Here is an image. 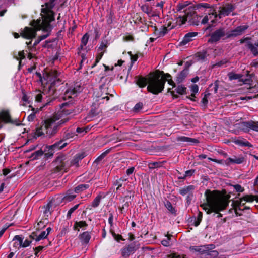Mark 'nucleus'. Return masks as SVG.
I'll use <instances>...</instances> for the list:
<instances>
[{
    "instance_id": "nucleus-56",
    "label": "nucleus",
    "mask_w": 258,
    "mask_h": 258,
    "mask_svg": "<svg viewBox=\"0 0 258 258\" xmlns=\"http://www.w3.org/2000/svg\"><path fill=\"white\" fill-rule=\"evenodd\" d=\"M113 98L114 95L113 94H110L109 93H105V94L102 93L100 96H99L98 97L100 98L98 101H100V100H106V101H108L110 99V97Z\"/></svg>"
},
{
    "instance_id": "nucleus-1",
    "label": "nucleus",
    "mask_w": 258,
    "mask_h": 258,
    "mask_svg": "<svg viewBox=\"0 0 258 258\" xmlns=\"http://www.w3.org/2000/svg\"><path fill=\"white\" fill-rule=\"evenodd\" d=\"M221 191L218 190H210L207 189L205 192L206 202L201 204V207L205 210L207 214H210L213 213V216L217 218H221L222 214L221 211L224 210L229 205L230 195L226 194L225 190Z\"/></svg>"
},
{
    "instance_id": "nucleus-40",
    "label": "nucleus",
    "mask_w": 258,
    "mask_h": 258,
    "mask_svg": "<svg viewBox=\"0 0 258 258\" xmlns=\"http://www.w3.org/2000/svg\"><path fill=\"white\" fill-rule=\"evenodd\" d=\"M88 224L85 221H76L73 226V229L79 231L80 228L86 227Z\"/></svg>"
},
{
    "instance_id": "nucleus-36",
    "label": "nucleus",
    "mask_w": 258,
    "mask_h": 258,
    "mask_svg": "<svg viewBox=\"0 0 258 258\" xmlns=\"http://www.w3.org/2000/svg\"><path fill=\"white\" fill-rule=\"evenodd\" d=\"M188 73L186 70H183L176 76V81L179 84L181 83L186 77Z\"/></svg>"
},
{
    "instance_id": "nucleus-46",
    "label": "nucleus",
    "mask_w": 258,
    "mask_h": 258,
    "mask_svg": "<svg viewBox=\"0 0 258 258\" xmlns=\"http://www.w3.org/2000/svg\"><path fill=\"white\" fill-rule=\"evenodd\" d=\"M110 149H108L105 152H103L100 156H99L94 161V163L97 165L100 163L104 158L110 152Z\"/></svg>"
},
{
    "instance_id": "nucleus-6",
    "label": "nucleus",
    "mask_w": 258,
    "mask_h": 258,
    "mask_svg": "<svg viewBox=\"0 0 258 258\" xmlns=\"http://www.w3.org/2000/svg\"><path fill=\"white\" fill-rule=\"evenodd\" d=\"M187 15L182 16L178 15V18L181 21V23L184 24L188 21L192 25H199L201 16H198L195 12L194 8H190L186 10Z\"/></svg>"
},
{
    "instance_id": "nucleus-14",
    "label": "nucleus",
    "mask_w": 258,
    "mask_h": 258,
    "mask_svg": "<svg viewBox=\"0 0 258 258\" xmlns=\"http://www.w3.org/2000/svg\"><path fill=\"white\" fill-rule=\"evenodd\" d=\"M59 146L58 141L52 145L46 146L45 147V160H48L49 158H52L56 151L61 150V146Z\"/></svg>"
},
{
    "instance_id": "nucleus-48",
    "label": "nucleus",
    "mask_w": 258,
    "mask_h": 258,
    "mask_svg": "<svg viewBox=\"0 0 258 258\" xmlns=\"http://www.w3.org/2000/svg\"><path fill=\"white\" fill-rule=\"evenodd\" d=\"M173 28V26H172L169 29L167 28V27L165 25L161 26V28L159 29V32L158 34V37H161L164 36L169 31V30Z\"/></svg>"
},
{
    "instance_id": "nucleus-32",
    "label": "nucleus",
    "mask_w": 258,
    "mask_h": 258,
    "mask_svg": "<svg viewBox=\"0 0 258 258\" xmlns=\"http://www.w3.org/2000/svg\"><path fill=\"white\" fill-rule=\"evenodd\" d=\"M165 163H166L165 161L159 162H150L148 163V167L150 170H153L162 167Z\"/></svg>"
},
{
    "instance_id": "nucleus-26",
    "label": "nucleus",
    "mask_w": 258,
    "mask_h": 258,
    "mask_svg": "<svg viewBox=\"0 0 258 258\" xmlns=\"http://www.w3.org/2000/svg\"><path fill=\"white\" fill-rule=\"evenodd\" d=\"M195 189V186L192 185H190L188 186H185L179 189L178 192L180 195L184 196L185 195H188L190 193L193 192L194 190Z\"/></svg>"
},
{
    "instance_id": "nucleus-19",
    "label": "nucleus",
    "mask_w": 258,
    "mask_h": 258,
    "mask_svg": "<svg viewBox=\"0 0 258 258\" xmlns=\"http://www.w3.org/2000/svg\"><path fill=\"white\" fill-rule=\"evenodd\" d=\"M0 121L5 123H13L9 110H2L0 112ZM1 127L2 125H0Z\"/></svg>"
},
{
    "instance_id": "nucleus-42",
    "label": "nucleus",
    "mask_w": 258,
    "mask_h": 258,
    "mask_svg": "<svg viewBox=\"0 0 258 258\" xmlns=\"http://www.w3.org/2000/svg\"><path fill=\"white\" fill-rule=\"evenodd\" d=\"M50 23L49 21L43 19L42 20V24L40 28L38 30H42L44 32H48L50 29Z\"/></svg>"
},
{
    "instance_id": "nucleus-34",
    "label": "nucleus",
    "mask_w": 258,
    "mask_h": 258,
    "mask_svg": "<svg viewBox=\"0 0 258 258\" xmlns=\"http://www.w3.org/2000/svg\"><path fill=\"white\" fill-rule=\"evenodd\" d=\"M48 223V215H47L46 217L44 219H42L39 222H38L36 229L38 231H39L40 229H43L46 227Z\"/></svg>"
},
{
    "instance_id": "nucleus-11",
    "label": "nucleus",
    "mask_w": 258,
    "mask_h": 258,
    "mask_svg": "<svg viewBox=\"0 0 258 258\" xmlns=\"http://www.w3.org/2000/svg\"><path fill=\"white\" fill-rule=\"evenodd\" d=\"M139 248V244L137 242H133L120 249L121 256L123 258H128L129 256L133 254Z\"/></svg>"
},
{
    "instance_id": "nucleus-62",
    "label": "nucleus",
    "mask_w": 258,
    "mask_h": 258,
    "mask_svg": "<svg viewBox=\"0 0 258 258\" xmlns=\"http://www.w3.org/2000/svg\"><path fill=\"white\" fill-rule=\"evenodd\" d=\"M141 9L142 10V11L143 12L147 14L148 15L150 14L151 12V8L149 7V5L147 4H145V5H142L141 7Z\"/></svg>"
},
{
    "instance_id": "nucleus-12",
    "label": "nucleus",
    "mask_w": 258,
    "mask_h": 258,
    "mask_svg": "<svg viewBox=\"0 0 258 258\" xmlns=\"http://www.w3.org/2000/svg\"><path fill=\"white\" fill-rule=\"evenodd\" d=\"M226 36V29L223 27L217 29L210 34V37L208 40V43L213 44L218 42L221 38Z\"/></svg>"
},
{
    "instance_id": "nucleus-28",
    "label": "nucleus",
    "mask_w": 258,
    "mask_h": 258,
    "mask_svg": "<svg viewBox=\"0 0 258 258\" xmlns=\"http://www.w3.org/2000/svg\"><path fill=\"white\" fill-rule=\"evenodd\" d=\"M75 137H77V135L74 131H72L70 128L66 130L62 135L63 140H65L66 141L69 140L72 141V140L74 139Z\"/></svg>"
},
{
    "instance_id": "nucleus-63",
    "label": "nucleus",
    "mask_w": 258,
    "mask_h": 258,
    "mask_svg": "<svg viewBox=\"0 0 258 258\" xmlns=\"http://www.w3.org/2000/svg\"><path fill=\"white\" fill-rule=\"evenodd\" d=\"M228 77L230 80H233L240 79L241 75L238 74L231 73L228 74Z\"/></svg>"
},
{
    "instance_id": "nucleus-41",
    "label": "nucleus",
    "mask_w": 258,
    "mask_h": 258,
    "mask_svg": "<svg viewBox=\"0 0 258 258\" xmlns=\"http://www.w3.org/2000/svg\"><path fill=\"white\" fill-rule=\"evenodd\" d=\"M45 102V101H44V103H43V105H44V102ZM45 106L43 105L42 107H40V108H35L34 107H32V111H33L32 113H31L28 116V118H27V119L29 121H33L34 120V119H35V117H36V113L37 112H38L40 110H41L42 108H43Z\"/></svg>"
},
{
    "instance_id": "nucleus-60",
    "label": "nucleus",
    "mask_w": 258,
    "mask_h": 258,
    "mask_svg": "<svg viewBox=\"0 0 258 258\" xmlns=\"http://www.w3.org/2000/svg\"><path fill=\"white\" fill-rule=\"evenodd\" d=\"M79 205V204H77L69 209L67 214V218L68 219L71 218L72 214L78 208Z\"/></svg>"
},
{
    "instance_id": "nucleus-3",
    "label": "nucleus",
    "mask_w": 258,
    "mask_h": 258,
    "mask_svg": "<svg viewBox=\"0 0 258 258\" xmlns=\"http://www.w3.org/2000/svg\"><path fill=\"white\" fill-rule=\"evenodd\" d=\"M59 73L54 70H51L47 73L48 81L50 82L49 86L48 95L46 96V100L44 106L50 105L51 102L58 97L56 87L62 84L61 80L58 78Z\"/></svg>"
},
{
    "instance_id": "nucleus-54",
    "label": "nucleus",
    "mask_w": 258,
    "mask_h": 258,
    "mask_svg": "<svg viewBox=\"0 0 258 258\" xmlns=\"http://www.w3.org/2000/svg\"><path fill=\"white\" fill-rule=\"evenodd\" d=\"M45 129L41 126L39 128H37L35 132V138L40 137L45 134Z\"/></svg>"
},
{
    "instance_id": "nucleus-8",
    "label": "nucleus",
    "mask_w": 258,
    "mask_h": 258,
    "mask_svg": "<svg viewBox=\"0 0 258 258\" xmlns=\"http://www.w3.org/2000/svg\"><path fill=\"white\" fill-rule=\"evenodd\" d=\"M215 248V245L213 244L201 245L199 246H191L189 247V249L191 251H195L201 254H207V255H211V253H213L215 256H217L219 254L217 250H210L214 249Z\"/></svg>"
},
{
    "instance_id": "nucleus-57",
    "label": "nucleus",
    "mask_w": 258,
    "mask_h": 258,
    "mask_svg": "<svg viewBox=\"0 0 258 258\" xmlns=\"http://www.w3.org/2000/svg\"><path fill=\"white\" fill-rule=\"evenodd\" d=\"M206 55L207 52L206 51L199 52L196 54V57L198 60L204 61L206 58Z\"/></svg>"
},
{
    "instance_id": "nucleus-59",
    "label": "nucleus",
    "mask_w": 258,
    "mask_h": 258,
    "mask_svg": "<svg viewBox=\"0 0 258 258\" xmlns=\"http://www.w3.org/2000/svg\"><path fill=\"white\" fill-rule=\"evenodd\" d=\"M89 38V35L88 33H86L81 38V44L83 45L86 46L88 43Z\"/></svg>"
},
{
    "instance_id": "nucleus-27",
    "label": "nucleus",
    "mask_w": 258,
    "mask_h": 258,
    "mask_svg": "<svg viewBox=\"0 0 258 258\" xmlns=\"http://www.w3.org/2000/svg\"><path fill=\"white\" fill-rule=\"evenodd\" d=\"M76 197V195L73 189L68 190L62 198V201L65 202H69L73 200Z\"/></svg>"
},
{
    "instance_id": "nucleus-31",
    "label": "nucleus",
    "mask_w": 258,
    "mask_h": 258,
    "mask_svg": "<svg viewBox=\"0 0 258 258\" xmlns=\"http://www.w3.org/2000/svg\"><path fill=\"white\" fill-rule=\"evenodd\" d=\"M203 218V213L201 211L198 212L197 217H192L191 218V220L190 221V222H192L193 221V225L195 227L198 226L200 224L201 222L202 221Z\"/></svg>"
},
{
    "instance_id": "nucleus-21",
    "label": "nucleus",
    "mask_w": 258,
    "mask_h": 258,
    "mask_svg": "<svg viewBox=\"0 0 258 258\" xmlns=\"http://www.w3.org/2000/svg\"><path fill=\"white\" fill-rule=\"evenodd\" d=\"M87 156L85 152H82L76 154L73 157V159L70 162V166H79V162L82 159Z\"/></svg>"
},
{
    "instance_id": "nucleus-9",
    "label": "nucleus",
    "mask_w": 258,
    "mask_h": 258,
    "mask_svg": "<svg viewBox=\"0 0 258 258\" xmlns=\"http://www.w3.org/2000/svg\"><path fill=\"white\" fill-rule=\"evenodd\" d=\"M66 159V157L64 155H60L57 157L54 161V164L56 165L53 169L54 173L67 171L70 165H67Z\"/></svg>"
},
{
    "instance_id": "nucleus-10",
    "label": "nucleus",
    "mask_w": 258,
    "mask_h": 258,
    "mask_svg": "<svg viewBox=\"0 0 258 258\" xmlns=\"http://www.w3.org/2000/svg\"><path fill=\"white\" fill-rule=\"evenodd\" d=\"M235 10V7L231 3H227L225 6L219 7L218 11L219 13L217 14L216 10L213 9V11L211 13L212 15L214 16L215 18L218 17L221 18L223 16H228L231 12Z\"/></svg>"
},
{
    "instance_id": "nucleus-4",
    "label": "nucleus",
    "mask_w": 258,
    "mask_h": 258,
    "mask_svg": "<svg viewBox=\"0 0 258 258\" xmlns=\"http://www.w3.org/2000/svg\"><path fill=\"white\" fill-rule=\"evenodd\" d=\"M78 91L76 88H69L67 89L62 96L60 97V101L64 102L59 105V112L64 115L71 114L74 111V106L75 103L74 97L77 96Z\"/></svg>"
},
{
    "instance_id": "nucleus-23",
    "label": "nucleus",
    "mask_w": 258,
    "mask_h": 258,
    "mask_svg": "<svg viewBox=\"0 0 258 258\" xmlns=\"http://www.w3.org/2000/svg\"><path fill=\"white\" fill-rule=\"evenodd\" d=\"M38 231L36 230V231L33 232L29 235V238L35 239L36 242H38L41 240L46 238L48 236L45 231H41L39 234H37Z\"/></svg>"
},
{
    "instance_id": "nucleus-17",
    "label": "nucleus",
    "mask_w": 258,
    "mask_h": 258,
    "mask_svg": "<svg viewBox=\"0 0 258 258\" xmlns=\"http://www.w3.org/2000/svg\"><path fill=\"white\" fill-rule=\"evenodd\" d=\"M24 237L21 235H15L13 238V241H17L19 242V244H20V246L23 248H26L28 247L30 244L32 242V241L35 239H32L31 238L28 237V238L26 239L24 241H23Z\"/></svg>"
},
{
    "instance_id": "nucleus-15",
    "label": "nucleus",
    "mask_w": 258,
    "mask_h": 258,
    "mask_svg": "<svg viewBox=\"0 0 258 258\" xmlns=\"http://www.w3.org/2000/svg\"><path fill=\"white\" fill-rule=\"evenodd\" d=\"M59 146L58 141L52 145L46 146L45 147V160H48L49 158H52L56 151L61 150V146Z\"/></svg>"
},
{
    "instance_id": "nucleus-49",
    "label": "nucleus",
    "mask_w": 258,
    "mask_h": 258,
    "mask_svg": "<svg viewBox=\"0 0 258 258\" xmlns=\"http://www.w3.org/2000/svg\"><path fill=\"white\" fill-rule=\"evenodd\" d=\"M255 198L257 197L253 195H245L242 197V200H244L245 202L252 203L255 200Z\"/></svg>"
},
{
    "instance_id": "nucleus-64",
    "label": "nucleus",
    "mask_w": 258,
    "mask_h": 258,
    "mask_svg": "<svg viewBox=\"0 0 258 258\" xmlns=\"http://www.w3.org/2000/svg\"><path fill=\"white\" fill-rule=\"evenodd\" d=\"M231 186L233 187L236 192H243L244 191V188L243 187H242L239 184L231 185Z\"/></svg>"
},
{
    "instance_id": "nucleus-30",
    "label": "nucleus",
    "mask_w": 258,
    "mask_h": 258,
    "mask_svg": "<svg viewBox=\"0 0 258 258\" xmlns=\"http://www.w3.org/2000/svg\"><path fill=\"white\" fill-rule=\"evenodd\" d=\"M104 192H100L97 197L93 200L91 203V206L93 208L97 207L100 202L101 200L106 196Z\"/></svg>"
},
{
    "instance_id": "nucleus-39",
    "label": "nucleus",
    "mask_w": 258,
    "mask_h": 258,
    "mask_svg": "<svg viewBox=\"0 0 258 258\" xmlns=\"http://www.w3.org/2000/svg\"><path fill=\"white\" fill-rule=\"evenodd\" d=\"M234 143L239 146L241 147H251L252 145L247 141L246 140L244 139H238L234 141Z\"/></svg>"
},
{
    "instance_id": "nucleus-53",
    "label": "nucleus",
    "mask_w": 258,
    "mask_h": 258,
    "mask_svg": "<svg viewBox=\"0 0 258 258\" xmlns=\"http://www.w3.org/2000/svg\"><path fill=\"white\" fill-rule=\"evenodd\" d=\"M134 192L132 194L131 190H127V194L122 199V202H124L125 201H132L134 198Z\"/></svg>"
},
{
    "instance_id": "nucleus-2",
    "label": "nucleus",
    "mask_w": 258,
    "mask_h": 258,
    "mask_svg": "<svg viewBox=\"0 0 258 258\" xmlns=\"http://www.w3.org/2000/svg\"><path fill=\"white\" fill-rule=\"evenodd\" d=\"M152 77L149 80V84L147 86V90L154 95H158L162 92L164 88L166 81L174 88L175 83L172 80V77L169 73H165L163 71H157L151 74Z\"/></svg>"
},
{
    "instance_id": "nucleus-43",
    "label": "nucleus",
    "mask_w": 258,
    "mask_h": 258,
    "mask_svg": "<svg viewBox=\"0 0 258 258\" xmlns=\"http://www.w3.org/2000/svg\"><path fill=\"white\" fill-rule=\"evenodd\" d=\"M164 206L172 214L176 215L177 211L175 210V207L172 206L171 203L169 201L167 200L165 202H164Z\"/></svg>"
},
{
    "instance_id": "nucleus-20",
    "label": "nucleus",
    "mask_w": 258,
    "mask_h": 258,
    "mask_svg": "<svg viewBox=\"0 0 258 258\" xmlns=\"http://www.w3.org/2000/svg\"><path fill=\"white\" fill-rule=\"evenodd\" d=\"M188 4L187 2L182 3H179L176 7V12L180 13L182 16L187 15L186 10L189 9L192 7H187Z\"/></svg>"
},
{
    "instance_id": "nucleus-22",
    "label": "nucleus",
    "mask_w": 258,
    "mask_h": 258,
    "mask_svg": "<svg viewBox=\"0 0 258 258\" xmlns=\"http://www.w3.org/2000/svg\"><path fill=\"white\" fill-rule=\"evenodd\" d=\"M245 160V158L242 155L238 157L234 156L233 158L229 157L227 158L226 160V164L228 165L231 163L240 164L243 163Z\"/></svg>"
},
{
    "instance_id": "nucleus-52",
    "label": "nucleus",
    "mask_w": 258,
    "mask_h": 258,
    "mask_svg": "<svg viewBox=\"0 0 258 258\" xmlns=\"http://www.w3.org/2000/svg\"><path fill=\"white\" fill-rule=\"evenodd\" d=\"M176 92L180 95L186 94V88L182 85H179L175 89Z\"/></svg>"
},
{
    "instance_id": "nucleus-16",
    "label": "nucleus",
    "mask_w": 258,
    "mask_h": 258,
    "mask_svg": "<svg viewBox=\"0 0 258 258\" xmlns=\"http://www.w3.org/2000/svg\"><path fill=\"white\" fill-rule=\"evenodd\" d=\"M240 127L245 132H248L250 130L258 132V121L252 120L243 121L241 122Z\"/></svg>"
},
{
    "instance_id": "nucleus-37",
    "label": "nucleus",
    "mask_w": 258,
    "mask_h": 258,
    "mask_svg": "<svg viewBox=\"0 0 258 258\" xmlns=\"http://www.w3.org/2000/svg\"><path fill=\"white\" fill-rule=\"evenodd\" d=\"M89 187V184H80L76 186L73 190L76 194H79L87 189Z\"/></svg>"
},
{
    "instance_id": "nucleus-51",
    "label": "nucleus",
    "mask_w": 258,
    "mask_h": 258,
    "mask_svg": "<svg viewBox=\"0 0 258 258\" xmlns=\"http://www.w3.org/2000/svg\"><path fill=\"white\" fill-rule=\"evenodd\" d=\"M110 232L112 236L114 238V239L117 241V242H120V240L124 241V239L122 237L121 235L116 234L115 231L112 230L111 228L110 229Z\"/></svg>"
},
{
    "instance_id": "nucleus-44",
    "label": "nucleus",
    "mask_w": 258,
    "mask_h": 258,
    "mask_svg": "<svg viewBox=\"0 0 258 258\" xmlns=\"http://www.w3.org/2000/svg\"><path fill=\"white\" fill-rule=\"evenodd\" d=\"M127 178H126L125 176L122 177L120 178L119 179L116 180L114 183V185L117 186L116 190H118L123 185V182L126 181Z\"/></svg>"
},
{
    "instance_id": "nucleus-61",
    "label": "nucleus",
    "mask_w": 258,
    "mask_h": 258,
    "mask_svg": "<svg viewBox=\"0 0 258 258\" xmlns=\"http://www.w3.org/2000/svg\"><path fill=\"white\" fill-rule=\"evenodd\" d=\"M131 203V201H126L124 202V204L122 206H119L118 207V209L120 210L121 213H123V212H125V208H128L130 206Z\"/></svg>"
},
{
    "instance_id": "nucleus-45",
    "label": "nucleus",
    "mask_w": 258,
    "mask_h": 258,
    "mask_svg": "<svg viewBox=\"0 0 258 258\" xmlns=\"http://www.w3.org/2000/svg\"><path fill=\"white\" fill-rule=\"evenodd\" d=\"M34 250L32 249H26L24 250L21 254V256L22 258H34L33 256Z\"/></svg>"
},
{
    "instance_id": "nucleus-50",
    "label": "nucleus",
    "mask_w": 258,
    "mask_h": 258,
    "mask_svg": "<svg viewBox=\"0 0 258 258\" xmlns=\"http://www.w3.org/2000/svg\"><path fill=\"white\" fill-rule=\"evenodd\" d=\"M104 53H105V51H100V52L98 51V53L96 55L95 62L91 66V68H94L97 65V64L100 61V59L103 57Z\"/></svg>"
},
{
    "instance_id": "nucleus-55",
    "label": "nucleus",
    "mask_w": 258,
    "mask_h": 258,
    "mask_svg": "<svg viewBox=\"0 0 258 258\" xmlns=\"http://www.w3.org/2000/svg\"><path fill=\"white\" fill-rule=\"evenodd\" d=\"M53 205V203L52 202H49L47 203V204L43 207L44 209V213L45 214H47L48 213H49V214H51V209Z\"/></svg>"
},
{
    "instance_id": "nucleus-29",
    "label": "nucleus",
    "mask_w": 258,
    "mask_h": 258,
    "mask_svg": "<svg viewBox=\"0 0 258 258\" xmlns=\"http://www.w3.org/2000/svg\"><path fill=\"white\" fill-rule=\"evenodd\" d=\"M79 237L82 244H86L89 243L91 237L90 232L86 231L80 234Z\"/></svg>"
},
{
    "instance_id": "nucleus-33",
    "label": "nucleus",
    "mask_w": 258,
    "mask_h": 258,
    "mask_svg": "<svg viewBox=\"0 0 258 258\" xmlns=\"http://www.w3.org/2000/svg\"><path fill=\"white\" fill-rule=\"evenodd\" d=\"M54 122V120L52 118L48 119L45 120L43 121V124H42L43 127L45 129V133L48 134V130L51 128L52 124Z\"/></svg>"
},
{
    "instance_id": "nucleus-35",
    "label": "nucleus",
    "mask_w": 258,
    "mask_h": 258,
    "mask_svg": "<svg viewBox=\"0 0 258 258\" xmlns=\"http://www.w3.org/2000/svg\"><path fill=\"white\" fill-rule=\"evenodd\" d=\"M45 151L44 148V150L40 149L33 153L30 156V158H31L32 160H36L39 159L42 156L44 155V158L45 159Z\"/></svg>"
},
{
    "instance_id": "nucleus-13",
    "label": "nucleus",
    "mask_w": 258,
    "mask_h": 258,
    "mask_svg": "<svg viewBox=\"0 0 258 258\" xmlns=\"http://www.w3.org/2000/svg\"><path fill=\"white\" fill-rule=\"evenodd\" d=\"M249 27L247 25H241L237 27L234 29L226 31V36L223 38V40H226L232 37H235L242 35Z\"/></svg>"
},
{
    "instance_id": "nucleus-7",
    "label": "nucleus",
    "mask_w": 258,
    "mask_h": 258,
    "mask_svg": "<svg viewBox=\"0 0 258 258\" xmlns=\"http://www.w3.org/2000/svg\"><path fill=\"white\" fill-rule=\"evenodd\" d=\"M55 1L49 0L48 2H46L41 6V12L44 14L43 19L49 21L50 22L54 20V13L52 9L55 5Z\"/></svg>"
},
{
    "instance_id": "nucleus-58",
    "label": "nucleus",
    "mask_w": 258,
    "mask_h": 258,
    "mask_svg": "<svg viewBox=\"0 0 258 258\" xmlns=\"http://www.w3.org/2000/svg\"><path fill=\"white\" fill-rule=\"evenodd\" d=\"M124 140V137H121L120 136H117L116 134H112L110 136V139L109 141H112L114 140H116V141H121Z\"/></svg>"
},
{
    "instance_id": "nucleus-18",
    "label": "nucleus",
    "mask_w": 258,
    "mask_h": 258,
    "mask_svg": "<svg viewBox=\"0 0 258 258\" xmlns=\"http://www.w3.org/2000/svg\"><path fill=\"white\" fill-rule=\"evenodd\" d=\"M198 34L199 33L197 32H191L186 33L183 37L182 41L180 42L179 45L180 46H183L189 42L195 40V38Z\"/></svg>"
},
{
    "instance_id": "nucleus-47",
    "label": "nucleus",
    "mask_w": 258,
    "mask_h": 258,
    "mask_svg": "<svg viewBox=\"0 0 258 258\" xmlns=\"http://www.w3.org/2000/svg\"><path fill=\"white\" fill-rule=\"evenodd\" d=\"M109 45L108 41L107 40H102L98 49V51H105L106 52V49Z\"/></svg>"
},
{
    "instance_id": "nucleus-25",
    "label": "nucleus",
    "mask_w": 258,
    "mask_h": 258,
    "mask_svg": "<svg viewBox=\"0 0 258 258\" xmlns=\"http://www.w3.org/2000/svg\"><path fill=\"white\" fill-rule=\"evenodd\" d=\"M177 141L178 142H186L188 145H193L199 143L198 139L191 138L185 136H179L177 138Z\"/></svg>"
},
{
    "instance_id": "nucleus-24",
    "label": "nucleus",
    "mask_w": 258,
    "mask_h": 258,
    "mask_svg": "<svg viewBox=\"0 0 258 258\" xmlns=\"http://www.w3.org/2000/svg\"><path fill=\"white\" fill-rule=\"evenodd\" d=\"M151 73H151L150 74V75L151 76H152V75H151ZM151 77H151L149 79H148L146 77H143L141 76H136L135 82H136V83L139 86V87L144 88L147 85L148 83V85L149 84V80Z\"/></svg>"
},
{
    "instance_id": "nucleus-38",
    "label": "nucleus",
    "mask_w": 258,
    "mask_h": 258,
    "mask_svg": "<svg viewBox=\"0 0 258 258\" xmlns=\"http://www.w3.org/2000/svg\"><path fill=\"white\" fill-rule=\"evenodd\" d=\"M245 46L250 51L253 56H258V48L251 42H247Z\"/></svg>"
},
{
    "instance_id": "nucleus-5",
    "label": "nucleus",
    "mask_w": 258,
    "mask_h": 258,
    "mask_svg": "<svg viewBox=\"0 0 258 258\" xmlns=\"http://www.w3.org/2000/svg\"><path fill=\"white\" fill-rule=\"evenodd\" d=\"M41 24L42 21L40 19H37L36 21L33 20L31 23V25L36 29L25 27L21 32V36L27 39H32L35 38L37 34L36 32L39 30L38 29L41 27Z\"/></svg>"
}]
</instances>
